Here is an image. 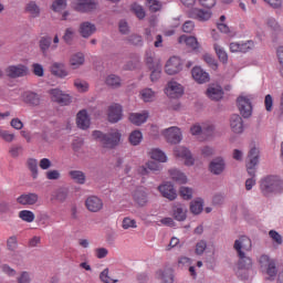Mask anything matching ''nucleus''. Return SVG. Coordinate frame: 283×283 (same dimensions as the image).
I'll use <instances>...</instances> for the list:
<instances>
[{
	"instance_id": "59",
	"label": "nucleus",
	"mask_w": 283,
	"mask_h": 283,
	"mask_svg": "<svg viewBox=\"0 0 283 283\" xmlns=\"http://www.w3.org/2000/svg\"><path fill=\"white\" fill-rule=\"evenodd\" d=\"M264 3H268L272 10H282L283 0H263Z\"/></svg>"
},
{
	"instance_id": "33",
	"label": "nucleus",
	"mask_w": 283,
	"mask_h": 283,
	"mask_svg": "<svg viewBox=\"0 0 283 283\" xmlns=\"http://www.w3.org/2000/svg\"><path fill=\"white\" fill-rule=\"evenodd\" d=\"M25 12L30 14L32 19H38V17H41V8L39 4H36L35 1H30L25 6Z\"/></svg>"
},
{
	"instance_id": "57",
	"label": "nucleus",
	"mask_w": 283,
	"mask_h": 283,
	"mask_svg": "<svg viewBox=\"0 0 283 283\" xmlns=\"http://www.w3.org/2000/svg\"><path fill=\"white\" fill-rule=\"evenodd\" d=\"M203 61L212 69L218 70V62L213 59V55L206 53L203 54Z\"/></svg>"
},
{
	"instance_id": "12",
	"label": "nucleus",
	"mask_w": 283,
	"mask_h": 283,
	"mask_svg": "<svg viewBox=\"0 0 283 283\" xmlns=\"http://www.w3.org/2000/svg\"><path fill=\"white\" fill-rule=\"evenodd\" d=\"M150 171L153 174H158L163 171V165L157 161L149 160L145 165L139 166L137 169V174H139V176H149Z\"/></svg>"
},
{
	"instance_id": "20",
	"label": "nucleus",
	"mask_w": 283,
	"mask_h": 283,
	"mask_svg": "<svg viewBox=\"0 0 283 283\" xmlns=\"http://www.w3.org/2000/svg\"><path fill=\"white\" fill-rule=\"evenodd\" d=\"M76 125L80 129H90V125H92V119L90 118L86 109H82L77 113Z\"/></svg>"
},
{
	"instance_id": "7",
	"label": "nucleus",
	"mask_w": 283,
	"mask_h": 283,
	"mask_svg": "<svg viewBox=\"0 0 283 283\" xmlns=\"http://www.w3.org/2000/svg\"><path fill=\"white\" fill-rule=\"evenodd\" d=\"M233 249L237 255H242L253 249V243L249 237L241 235L234 241Z\"/></svg>"
},
{
	"instance_id": "21",
	"label": "nucleus",
	"mask_w": 283,
	"mask_h": 283,
	"mask_svg": "<svg viewBox=\"0 0 283 283\" xmlns=\"http://www.w3.org/2000/svg\"><path fill=\"white\" fill-rule=\"evenodd\" d=\"M191 74H192V78L200 85L205 83H209L210 81L209 73L202 70V67L200 66H195L191 71Z\"/></svg>"
},
{
	"instance_id": "5",
	"label": "nucleus",
	"mask_w": 283,
	"mask_h": 283,
	"mask_svg": "<svg viewBox=\"0 0 283 283\" xmlns=\"http://www.w3.org/2000/svg\"><path fill=\"white\" fill-rule=\"evenodd\" d=\"M161 136H164L165 140L170 145H178L179 143H182V130H180L178 126H172L161 130Z\"/></svg>"
},
{
	"instance_id": "46",
	"label": "nucleus",
	"mask_w": 283,
	"mask_h": 283,
	"mask_svg": "<svg viewBox=\"0 0 283 283\" xmlns=\"http://www.w3.org/2000/svg\"><path fill=\"white\" fill-rule=\"evenodd\" d=\"M67 196H70V190H67V188H60L54 193V198L57 202H65L67 200Z\"/></svg>"
},
{
	"instance_id": "37",
	"label": "nucleus",
	"mask_w": 283,
	"mask_h": 283,
	"mask_svg": "<svg viewBox=\"0 0 283 283\" xmlns=\"http://www.w3.org/2000/svg\"><path fill=\"white\" fill-rule=\"evenodd\" d=\"M148 156H150L151 160H156L157 163H167V155L158 148L150 149Z\"/></svg>"
},
{
	"instance_id": "6",
	"label": "nucleus",
	"mask_w": 283,
	"mask_h": 283,
	"mask_svg": "<svg viewBox=\"0 0 283 283\" xmlns=\"http://www.w3.org/2000/svg\"><path fill=\"white\" fill-rule=\"evenodd\" d=\"M237 105L243 118H250L251 114H253L251 97H249L248 95H240L237 99Z\"/></svg>"
},
{
	"instance_id": "53",
	"label": "nucleus",
	"mask_w": 283,
	"mask_h": 283,
	"mask_svg": "<svg viewBox=\"0 0 283 283\" xmlns=\"http://www.w3.org/2000/svg\"><path fill=\"white\" fill-rule=\"evenodd\" d=\"M146 6L150 12H158L163 8V3L158 0H147Z\"/></svg>"
},
{
	"instance_id": "25",
	"label": "nucleus",
	"mask_w": 283,
	"mask_h": 283,
	"mask_svg": "<svg viewBox=\"0 0 283 283\" xmlns=\"http://www.w3.org/2000/svg\"><path fill=\"white\" fill-rule=\"evenodd\" d=\"M22 101L23 103H27V105H31L32 107H36L41 105V96L34 92H24L22 94Z\"/></svg>"
},
{
	"instance_id": "63",
	"label": "nucleus",
	"mask_w": 283,
	"mask_h": 283,
	"mask_svg": "<svg viewBox=\"0 0 283 283\" xmlns=\"http://www.w3.org/2000/svg\"><path fill=\"white\" fill-rule=\"evenodd\" d=\"M270 238H272L273 242H275L276 244H282L283 243V239H282V234H280L277 231L275 230H271L269 232Z\"/></svg>"
},
{
	"instance_id": "40",
	"label": "nucleus",
	"mask_w": 283,
	"mask_h": 283,
	"mask_svg": "<svg viewBox=\"0 0 283 283\" xmlns=\"http://www.w3.org/2000/svg\"><path fill=\"white\" fill-rule=\"evenodd\" d=\"M139 96L144 103H154L156 101V92L151 88L142 90Z\"/></svg>"
},
{
	"instance_id": "19",
	"label": "nucleus",
	"mask_w": 283,
	"mask_h": 283,
	"mask_svg": "<svg viewBox=\"0 0 283 283\" xmlns=\"http://www.w3.org/2000/svg\"><path fill=\"white\" fill-rule=\"evenodd\" d=\"M17 202L23 207L34 206L39 202V195L34 192L23 193L17 198Z\"/></svg>"
},
{
	"instance_id": "50",
	"label": "nucleus",
	"mask_w": 283,
	"mask_h": 283,
	"mask_svg": "<svg viewBox=\"0 0 283 283\" xmlns=\"http://www.w3.org/2000/svg\"><path fill=\"white\" fill-rule=\"evenodd\" d=\"M132 12L137 17V19L143 20L146 17L145 9L138 3L132 4Z\"/></svg>"
},
{
	"instance_id": "22",
	"label": "nucleus",
	"mask_w": 283,
	"mask_h": 283,
	"mask_svg": "<svg viewBox=\"0 0 283 283\" xmlns=\"http://www.w3.org/2000/svg\"><path fill=\"white\" fill-rule=\"evenodd\" d=\"M147 118H149V112L147 111L142 113H130L128 115L129 123L136 125L137 127H140V125H144V123H147Z\"/></svg>"
},
{
	"instance_id": "49",
	"label": "nucleus",
	"mask_w": 283,
	"mask_h": 283,
	"mask_svg": "<svg viewBox=\"0 0 283 283\" xmlns=\"http://www.w3.org/2000/svg\"><path fill=\"white\" fill-rule=\"evenodd\" d=\"M51 8L53 12H63L67 8V0H54Z\"/></svg>"
},
{
	"instance_id": "31",
	"label": "nucleus",
	"mask_w": 283,
	"mask_h": 283,
	"mask_svg": "<svg viewBox=\"0 0 283 283\" xmlns=\"http://www.w3.org/2000/svg\"><path fill=\"white\" fill-rule=\"evenodd\" d=\"M51 73L53 76H57L59 78H65V76L69 74L65 70V64L59 62H54L51 65Z\"/></svg>"
},
{
	"instance_id": "14",
	"label": "nucleus",
	"mask_w": 283,
	"mask_h": 283,
	"mask_svg": "<svg viewBox=\"0 0 283 283\" xmlns=\"http://www.w3.org/2000/svg\"><path fill=\"white\" fill-rule=\"evenodd\" d=\"M166 94L169 98H180L185 94V87L176 81H170L167 84Z\"/></svg>"
},
{
	"instance_id": "11",
	"label": "nucleus",
	"mask_w": 283,
	"mask_h": 283,
	"mask_svg": "<svg viewBox=\"0 0 283 283\" xmlns=\"http://www.w3.org/2000/svg\"><path fill=\"white\" fill-rule=\"evenodd\" d=\"M227 169V161L223 157H216L209 164V171L213 176H222Z\"/></svg>"
},
{
	"instance_id": "62",
	"label": "nucleus",
	"mask_w": 283,
	"mask_h": 283,
	"mask_svg": "<svg viewBox=\"0 0 283 283\" xmlns=\"http://www.w3.org/2000/svg\"><path fill=\"white\" fill-rule=\"evenodd\" d=\"M205 251H207V241L201 240V241L197 242L195 253L197 255H202L205 253Z\"/></svg>"
},
{
	"instance_id": "54",
	"label": "nucleus",
	"mask_w": 283,
	"mask_h": 283,
	"mask_svg": "<svg viewBox=\"0 0 283 283\" xmlns=\"http://www.w3.org/2000/svg\"><path fill=\"white\" fill-rule=\"evenodd\" d=\"M179 193L184 200H191L193 198V189L189 187H181Z\"/></svg>"
},
{
	"instance_id": "3",
	"label": "nucleus",
	"mask_w": 283,
	"mask_h": 283,
	"mask_svg": "<svg viewBox=\"0 0 283 283\" xmlns=\"http://www.w3.org/2000/svg\"><path fill=\"white\" fill-rule=\"evenodd\" d=\"M260 269L262 273L268 275V280L273 282L275 277H277V263H275V260L269 258L266 254H262L259 260Z\"/></svg>"
},
{
	"instance_id": "60",
	"label": "nucleus",
	"mask_w": 283,
	"mask_h": 283,
	"mask_svg": "<svg viewBox=\"0 0 283 283\" xmlns=\"http://www.w3.org/2000/svg\"><path fill=\"white\" fill-rule=\"evenodd\" d=\"M17 280L18 283H32V276L28 271L21 272Z\"/></svg>"
},
{
	"instance_id": "35",
	"label": "nucleus",
	"mask_w": 283,
	"mask_h": 283,
	"mask_svg": "<svg viewBox=\"0 0 283 283\" xmlns=\"http://www.w3.org/2000/svg\"><path fill=\"white\" fill-rule=\"evenodd\" d=\"M171 179L177 182V185H187V175L178 169L169 170Z\"/></svg>"
},
{
	"instance_id": "36",
	"label": "nucleus",
	"mask_w": 283,
	"mask_h": 283,
	"mask_svg": "<svg viewBox=\"0 0 283 283\" xmlns=\"http://www.w3.org/2000/svg\"><path fill=\"white\" fill-rule=\"evenodd\" d=\"M239 258V269L241 271H249L251 266H253V261L250 256L247 255V253L238 254Z\"/></svg>"
},
{
	"instance_id": "30",
	"label": "nucleus",
	"mask_w": 283,
	"mask_h": 283,
	"mask_svg": "<svg viewBox=\"0 0 283 283\" xmlns=\"http://www.w3.org/2000/svg\"><path fill=\"white\" fill-rule=\"evenodd\" d=\"M94 32H96V25L94 23L86 21L80 24V34L83 39H90Z\"/></svg>"
},
{
	"instance_id": "41",
	"label": "nucleus",
	"mask_w": 283,
	"mask_h": 283,
	"mask_svg": "<svg viewBox=\"0 0 283 283\" xmlns=\"http://www.w3.org/2000/svg\"><path fill=\"white\" fill-rule=\"evenodd\" d=\"M205 209V201L202 199H197L191 201L190 203V211L193 216H200Z\"/></svg>"
},
{
	"instance_id": "2",
	"label": "nucleus",
	"mask_w": 283,
	"mask_h": 283,
	"mask_svg": "<svg viewBox=\"0 0 283 283\" xmlns=\"http://www.w3.org/2000/svg\"><path fill=\"white\" fill-rule=\"evenodd\" d=\"M92 138L99 143L104 149H116L120 145L123 134L118 129H112L108 133L93 130Z\"/></svg>"
},
{
	"instance_id": "58",
	"label": "nucleus",
	"mask_w": 283,
	"mask_h": 283,
	"mask_svg": "<svg viewBox=\"0 0 283 283\" xmlns=\"http://www.w3.org/2000/svg\"><path fill=\"white\" fill-rule=\"evenodd\" d=\"M122 227L123 229L127 230V229H136V220L129 218V217H126L123 219V222H122Z\"/></svg>"
},
{
	"instance_id": "48",
	"label": "nucleus",
	"mask_w": 283,
	"mask_h": 283,
	"mask_svg": "<svg viewBox=\"0 0 283 283\" xmlns=\"http://www.w3.org/2000/svg\"><path fill=\"white\" fill-rule=\"evenodd\" d=\"M40 50L43 54H48V50H50V45H52V38L43 36L40 40Z\"/></svg>"
},
{
	"instance_id": "51",
	"label": "nucleus",
	"mask_w": 283,
	"mask_h": 283,
	"mask_svg": "<svg viewBox=\"0 0 283 283\" xmlns=\"http://www.w3.org/2000/svg\"><path fill=\"white\" fill-rule=\"evenodd\" d=\"M151 74H150V80L153 83H156V81H158V78H160V74L163 73V65L156 63L155 67L150 69Z\"/></svg>"
},
{
	"instance_id": "52",
	"label": "nucleus",
	"mask_w": 283,
	"mask_h": 283,
	"mask_svg": "<svg viewBox=\"0 0 283 283\" xmlns=\"http://www.w3.org/2000/svg\"><path fill=\"white\" fill-rule=\"evenodd\" d=\"M75 34L76 31L74 30V28H67L64 32L63 41L67 44L72 43V41H74Z\"/></svg>"
},
{
	"instance_id": "45",
	"label": "nucleus",
	"mask_w": 283,
	"mask_h": 283,
	"mask_svg": "<svg viewBox=\"0 0 283 283\" xmlns=\"http://www.w3.org/2000/svg\"><path fill=\"white\" fill-rule=\"evenodd\" d=\"M106 85L108 87H113V90H116V87H120V77L114 74H111L105 80Z\"/></svg>"
},
{
	"instance_id": "42",
	"label": "nucleus",
	"mask_w": 283,
	"mask_h": 283,
	"mask_svg": "<svg viewBox=\"0 0 283 283\" xmlns=\"http://www.w3.org/2000/svg\"><path fill=\"white\" fill-rule=\"evenodd\" d=\"M27 167L31 171L33 180H36L39 178V161L32 158L28 159Z\"/></svg>"
},
{
	"instance_id": "4",
	"label": "nucleus",
	"mask_w": 283,
	"mask_h": 283,
	"mask_svg": "<svg viewBox=\"0 0 283 283\" xmlns=\"http://www.w3.org/2000/svg\"><path fill=\"white\" fill-rule=\"evenodd\" d=\"M71 9L80 14H90L98 9L97 0H73L71 2Z\"/></svg>"
},
{
	"instance_id": "64",
	"label": "nucleus",
	"mask_w": 283,
	"mask_h": 283,
	"mask_svg": "<svg viewBox=\"0 0 283 283\" xmlns=\"http://www.w3.org/2000/svg\"><path fill=\"white\" fill-rule=\"evenodd\" d=\"M61 178V172L59 170H49L46 171L48 180H59Z\"/></svg>"
},
{
	"instance_id": "43",
	"label": "nucleus",
	"mask_w": 283,
	"mask_h": 283,
	"mask_svg": "<svg viewBox=\"0 0 283 283\" xmlns=\"http://www.w3.org/2000/svg\"><path fill=\"white\" fill-rule=\"evenodd\" d=\"M248 160L250 165H259L260 163V148L252 147L248 154Z\"/></svg>"
},
{
	"instance_id": "9",
	"label": "nucleus",
	"mask_w": 283,
	"mask_h": 283,
	"mask_svg": "<svg viewBox=\"0 0 283 283\" xmlns=\"http://www.w3.org/2000/svg\"><path fill=\"white\" fill-rule=\"evenodd\" d=\"M28 66L23 64L9 65L4 70L8 78H22V76H28Z\"/></svg>"
},
{
	"instance_id": "44",
	"label": "nucleus",
	"mask_w": 283,
	"mask_h": 283,
	"mask_svg": "<svg viewBox=\"0 0 283 283\" xmlns=\"http://www.w3.org/2000/svg\"><path fill=\"white\" fill-rule=\"evenodd\" d=\"M130 145L137 147L140 143H143V133L140 130H134L130 133L128 138Z\"/></svg>"
},
{
	"instance_id": "16",
	"label": "nucleus",
	"mask_w": 283,
	"mask_h": 283,
	"mask_svg": "<svg viewBox=\"0 0 283 283\" xmlns=\"http://www.w3.org/2000/svg\"><path fill=\"white\" fill-rule=\"evenodd\" d=\"M255 43L251 40L245 41V42H231L229 44L230 52L233 54H238L239 52L241 53H247L250 52V50H253Z\"/></svg>"
},
{
	"instance_id": "26",
	"label": "nucleus",
	"mask_w": 283,
	"mask_h": 283,
	"mask_svg": "<svg viewBox=\"0 0 283 283\" xmlns=\"http://www.w3.org/2000/svg\"><path fill=\"white\" fill-rule=\"evenodd\" d=\"M161 196L164 198H167L168 200H176L178 198V193H176V189L174 188V185L171 184H164L158 187Z\"/></svg>"
},
{
	"instance_id": "39",
	"label": "nucleus",
	"mask_w": 283,
	"mask_h": 283,
	"mask_svg": "<svg viewBox=\"0 0 283 283\" xmlns=\"http://www.w3.org/2000/svg\"><path fill=\"white\" fill-rule=\"evenodd\" d=\"M213 48L219 61H221V63H229V54L224 50V46L219 43H214Z\"/></svg>"
},
{
	"instance_id": "10",
	"label": "nucleus",
	"mask_w": 283,
	"mask_h": 283,
	"mask_svg": "<svg viewBox=\"0 0 283 283\" xmlns=\"http://www.w3.org/2000/svg\"><path fill=\"white\" fill-rule=\"evenodd\" d=\"M107 120L115 125V123H120L123 120V106L120 104H111L107 108Z\"/></svg>"
},
{
	"instance_id": "24",
	"label": "nucleus",
	"mask_w": 283,
	"mask_h": 283,
	"mask_svg": "<svg viewBox=\"0 0 283 283\" xmlns=\"http://www.w3.org/2000/svg\"><path fill=\"white\" fill-rule=\"evenodd\" d=\"M230 129L233 134H242L244 132V120L240 115H232L230 117Z\"/></svg>"
},
{
	"instance_id": "38",
	"label": "nucleus",
	"mask_w": 283,
	"mask_h": 283,
	"mask_svg": "<svg viewBox=\"0 0 283 283\" xmlns=\"http://www.w3.org/2000/svg\"><path fill=\"white\" fill-rule=\"evenodd\" d=\"M178 41L192 50H198L199 48L198 39H196V36L181 35Z\"/></svg>"
},
{
	"instance_id": "28",
	"label": "nucleus",
	"mask_w": 283,
	"mask_h": 283,
	"mask_svg": "<svg viewBox=\"0 0 283 283\" xmlns=\"http://www.w3.org/2000/svg\"><path fill=\"white\" fill-rule=\"evenodd\" d=\"M133 198L139 207H145V205L149 202V199L147 197V191H145V188H137L133 192Z\"/></svg>"
},
{
	"instance_id": "61",
	"label": "nucleus",
	"mask_w": 283,
	"mask_h": 283,
	"mask_svg": "<svg viewBox=\"0 0 283 283\" xmlns=\"http://www.w3.org/2000/svg\"><path fill=\"white\" fill-rule=\"evenodd\" d=\"M74 85L77 92H87L90 90V84H87L85 81L76 80Z\"/></svg>"
},
{
	"instance_id": "18",
	"label": "nucleus",
	"mask_w": 283,
	"mask_h": 283,
	"mask_svg": "<svg viewBox=\"0 0 283 283\" xmlns=\"http://www.w3.org/2000/svg\"><path fill=\"white\" fill-rule=\"evenodd\" d=\"M187 206L185 203H175L172 206V218L177 220V222H185L187 220Z\"/></svg>"
},
{
	"instance_id": "17",
	"label": "nucleus",
	"mask_w": 283,
	"mask_h": 283,
	"mask_svg": "<svg viewBox=\"0 0 283 283\" xmlns=\"http://www.w3.org/2000/svg\"><path fill=\"white\" fill-rule=\"evenodd\" d=\"M180 70H182V62L180 61V57L172 56L167 61L165 66L166 74L174 76V74H178Z\"/></svg>"
},
{
	"instance_id": "47",
	"label": "nucleus",
	"mask_w": 283,
	"mask_h": 283,
	"mask_svg": "<svg viewBox=\"0 0 283 283\" xmlns=\"http://www.w3.org/2000/svg\"><path fill=\"white\" fill-rule=\"evenodd\" d=\"M20 220H23V222H34V212L31 210H22L19 212Z\"/></svg>"
},
{
	"instance_id": "29",
	"label": "nucleus",
	"mask_w": 283,
	"mask_h": 283,
	"mask_svg": "<svg viewBox=\"0 0 283 283\" xmlns=\"http://www.w3.org/2000/svg\"><path fill=\"white\" fill-rule=\"evenodd\" d=\"M189 17L197 19V21H209V19H211V12L209 10L195 8L189 12Z\"/></svg>"
},
{
	"instance_id": "27",
	"label": "nucleus",
	"mask_w": 283,
	"mask_h": 283,
	"mask_svg": "<svg viewBox=\"0 0 283 283\" xmlns=\"http://www.w3.org/2000/svg\"><path fill=\"white\" fill-rule=\"evenodd\" d=\"M207 96L211 101H220L222 96H224V92L222 91V86L218 84H212L207 90Z\"/></svg>"
},
{
	"instance_id": "56",
	"label": "nucleus",
	"mask_w": 283,
	"mask_h": 283,
	"mask_svg": "<svg viewBox=\"0 0 283 283\" xmlns=\"http://www.w3.org/2000/svg\"><path fill=\"white\" fill-rule=\"evenodd\" d=\"M0 138L6 143H12L14 140V134L0 127Z\"/></svg>"
},
{
	"instance_id": "1",
	"label": "nucleus",
	"mask_w": 283,
	"mask_h": 283,
	"mask_svg": "<svg viewBox=\"0 0 283 283\" xmlns=\"http://www.w3.org/2000/svg\"><path fill=\"white\" fill-rule=\"evenodd\" d=\"M259 189L264 198L283 193V179L277 175H268L259 181Z\"/></svg>"
},
{
	"instance_id": "34",
	"label": "nucleus",
	"mask_w": 283,
	"mask_h": 283,
	"mask_svg": "<svg viewBox=\"0 0 283 283\" xmlns=\"http://www.w3.org/2000/svg\"><path fill=\"white\" fill-rule=\"evenodd\" d=\"M69 176L73 182H76V185H85V182L87 180L85 172H83L81 170H71V171H69Z\"/></svg>"
},
{
	"instance_id": "8",
	"label": "nucleus",
	"mask_w": 283,
	"mask_h": 283,
	"mask_svg": "<svg viewBox=\"0 0 283 283\" xmlns=\"http://www.w3.org/2000/svg\"><path fill=\"white\" fill-rule=\"evenodd\" d=\"M49 94L51 96V101H53V103H57V105L66 106L72 103V96L59 88L50 90Z\"/></svg>"
},
{
	"instance_id": "13",
	"label": "nucleus",
	"mask_w": 283,
	"mask_h": 283,
	"mask_svg": "<svg viewBox=\"0 0 283 283\" xmlns=\"http://www.w3.org/2000/svg\"><path fill=\"white\" fill-rule=\"evenodd\" d=\"M174 154H175L176 158H181V160H185V165L187 167H191L195 163L191 151L188 150V148L185 146L175 147Z\"/></svg>"
},
{
	"instance_id": "32",
	"label": "nucleus",
	"mask_w": 283,
	"mask_h": 283,
	"mask_svg": "<svg viewBox=\"0 0 283 283\" xmlns=\"http://www.w3.org/2000/svg\"><path fill=\"white\" fill-rule=\"evenodd\" d=\"M157 277L161 283H174V270H159L157 271Z\"/></svg>"
},
{
	"instance_id": "23",
	"label": "nucleus",
	"mask_w": 283,
	"mask_h": 283,
	"mask_svg": "<svg viewBox=\"0 0 283 283\" xmlns=\"http://www.w3.org/2000/svg\"><path fill=\"white\" fill-rule=\"evenodd\" d=\"M69 65L72 67V70H78V67H83V65H85V54H83V52L71 54L69 59Z\"/></svg>"
},
{
	"instance_id": "15",
	"label": "nucleus",
	"mask_w": 283,
	"mask_h": 283,
	"mask_svg": "<svg viewBox=\"0 0 283 283\" xmlns=\"http://www.w3.org/2000/svg\"><path fill=\"white\" fill-rule=\"evenodd\" d=\"M85 207L91 213H98L99 211H103V199L96 196H90L85 200Z\"/></svg>"
},
{
	"instance_id": "55",
	"label": "nucleus",
	"mask_w": 283,
	"mask_h": 283,
	"mask_svg": "<svg viewBox=\"0 0 283 283\" xmlns=\"http://www.w3.org/2000/svg\"><path fill=\"white\" fill-rule=\"evenodd\" d=\"M99 279L102 282L104 283H116L118 282V280H114L109 276V269H104L101 274H99Z\"/></svg>"
}]
</instances>
